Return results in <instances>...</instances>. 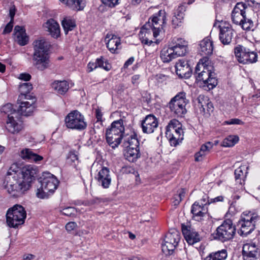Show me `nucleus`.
Listing matches in <instances>:
<instances>
[{
    "label": "nucleus",
    "instance_id": "49",
    "mask_svg": "<svg viewBox=\"0 0 260 260\" xmlns=\"http://www.w3.org/2000/svg\"><path fill=\"white\" fill-rule=\"evenodd\" d=\"M228 256L226 249H222L212 254V260H224Z\"/></svg>",
    "mask_w": 260,
    "mask_h": 260
},
{
    "label": "nucleus",
    "instance_id": "15",
    "mask_svg": "<svg viewBox=\"0 0 260 260\" xmlns=\"http://www.w3.org/2000/svg\"><path fill=\"white\" fill-rule=\"evenodd\" d=\"M247 7L245 3L239 2L235 6L231 14L232 22L237 25L240 23L242 20L244 19V16H246Z\"/></svg>",
    "mask_w": 260,
    "mask_h": 260
},
{
    "label": "nucleus",
    "instance_id": "45",
    "mask_svg": "<svg viewBox=\"0 0 260 260\" xmlns=\"http://www.w3.org/2000/svg\"><path fill=\"white\" fill-rule=\"evenodd\" d=\"M95 62L97 63L96 66L98 68H103L107 71L110 70L111 69V64L109 63L107 60L105 59L103 56L97 58L95 60Z\"/></svg>",
    "mask_w": 260,
    "mask_h": 260
},
{
    "label": "nucleus",
    "instance_id": "33",
    "mask_svg": "<svg viewBox=\"0 0 260 260\" xmlns=\"http://www.w3.org/2000/svg\"><path fill=\"white\" fill-rule=\"evenodd\" d=\"M2 113H4L7 115L8 118L9 117L19 116V115H24L20 111H19V107L16 111L13 108V105L10 103H8L2 107L1 109Z\"/></svg>",
    "mask_w": 260,
    "mask_h": 260
},
{
    "label": "nucleus",
    "instance_id": "61",
    "mask_svg": "<svg viewBox=\"0 0 260 260\" xmlns=\"http://www.w3.org/2000/svg\"><path fill=\"white\" fill-rule=\"evenodd\" d=\"M95 116L97 119L98 122H102L103 121V120H102L103 114H102L101 111L99 109H96V110H95Z\"/></svg>",
    "mask_w": 260,
    "mask_h": 260
},
{
    "label": "nucleus",
    "instance_id": "6",
    "mask_svg": "<svg viewBox=\"0 0 260 260\" xmlns=\"http://www.w3.org/2000/svg\"><path fill=\"white\" fill-rule=\"evenodd\" d=\"M26 212L24 208L16 204L8 209L6 214L7 222L10 228H17L24 223Z\"/></svg>",
    "mask_w": 260,
    "mask_h": 260
},
{
    "label": "nucleus",
    "instance_id": "36",
    "mask_svg": "<svg viewBox=\"0 0 260 260\" xmlns=\"http://www.w3.org/2000/svg\"><path fill=\"white\" fill-rule=\"evenodd\" d=\"M207 144L210 145L211 142H208L206 144H203L200 148V150L196 153L194 154V159L196 161H202L204 156L209 153L210 149L209 147L207 146Z\"/></svg>",
    "mask_w": 260,
    "mask_h": 260
},
{
    "label": "nucleus",
    "instance_id": "24",
    "mask_svg": "<svg viewBox=\"0 0 260 260\" xmlns=\"http://www.w3.org/2000/svg\"><path fill=\"white\" fill-rule=\"evenodd\" d=\"M191 213L194 217H199L197 220L201 219L208 213L207 203L200 204L198 202H195L191 206Z\"/></svg>",
    "mask_w": 260,
    "mask_h": 260
},
{
    "label": "nucleus",
    "instance_id": "23",
    "mask_svg": "<svg viewBox=\"0 0 260 260\" xmlns=\"http://www.w3.org/2000/svg\"><path fill=\"white\" fill-rule=\"evenodd\" d=\"M44 27L46 30L54 38L57 39L60 36V29L59 24L53 19H50L45 22Z\"/></svg>",
    "mask_w": 260,
    "mask_h": 260
},
{
    "label": "nucleus",
    "instance_id": "1",
    "mask_svg": "<svg viewBox=\"0 0 260 260\" xmlns=\"http://www.w3.org/2000/svg\"><path fill=\"white\" fill-rule=\"evenodd\" d=\"M12 168V167L7 173L6 188L13 197L18 198L29 189L31 183L37 176L38 169L35 166L27 165L20 170H13L14 173H12L11 172Z\"/></svg>",
    "mask_w": 260,
    "mask_h": 260
},
{
    "label": "nucleus",
    "instance_id": "58",
    "mask_svg": "<svg viewBox=\"0 0 260 260\" xmlns=\"http://www.w3.org/2000/svg\"><path fill=\"white\" fill-rule=\"evenodd\" d=\"M102 202V199L95 198L87 201L86 205H93L94 204H100Z\"/></svg>",
    "mask_w": 260,
    "mask_h": 260
},
{
    "label": "nucleus",
    "instance_id": "54",
    "mask_svg": "<svg viewBox=\"0 0 260 260\" xmlns=\"http://www.w3.org/2000/svg\"><path fill=\"white\" fill-rule=\"evenodd\" d=\"M225 124L232 125V124H239L241 125L244 123L240 119L238 118H233L230 119L229 120L225 121L224 122Z\"/></svg>",
    "mask_w": 260,
    "mask_h": 260
},
{
    "label": "nucleus",
    "instance_id": "18",
    "mask_svg": "<svg viewBox=\"0 0 260 260\" xmlns=\"http://www.w3.org/2000/svg\"><path fill=\"white\" fill-rule=\"evenodd\" d=\"M157 118L152 114L147 115L145 119L142 121L141 126L144 133L151 134L154 132V129L158 126Z\"/></svg>",
    "mask_w": 260,
    "mask_h": 260
},
{
    "label": "nucleus",
    "instance_id": "51",
    "mask_svg": "<svg viewBox=\"0 0 260 260\" xmlns=\"http://www.w3.org/2000/svg\"><path fill=\"white\" fill-rule=\"evenodd\" d=\"M242 255L244 260H258L259 256L258 254L253 253V252H242Z\"/></svg>",
    "mask_w": 260,
    "mask_h": 260
},
{
    "label": "nucleus",
    "instance_id": "27",
    "mask_svg": "<svg viewBox=\"0 0 260 260\" xmlns=\"http://www.w3.org/2000/svg\"><path fill=\"white\" fill-rule=\"evenodd\" d=\"M21 157L25 160L33 161L35 162H39L43 159V157L34 153L30 149L25 148L21 151Z\"/></svg>",
    "mask_w": 260,
    "mask_h": 260
},
{
    "label": "nucleus",
    "instance_id": "16",
    "mask_svg": "<svg viewBox=\"0 0 260 260\" xmlns=\"http://www.w3.org/2000/svg\"><path fill=\"white\" fill-rule=\"evenodd\" d=\"M175 67L176 74L180 78L188 79L192 74V70L187 60L179 59Z\"/></svg>",
    "mask_w": 260,
    "mask_h": 260
},
{
    "label": "nucleus",
    "instance_id": "22",
    "mask_svg": "<svg viewBox=\"0 0 260 260\" xmlns=\"http://www.w3.org/2000/svg\"><path fill=\"white\" fill-rule=\"evenodd\" d=\"M199 106L200 111L205 118L210 117V109L211 108V101L208 96L200 95L199 98Z\"/></svg>",
    "mask_w": 260,
    "mask_h": 260
},
{
    "label": "nucleus",
    "instance_id": "43",
    "mask_svg": "<svg viewBox=\"0 0 260 260\" xmlns=\"http://www.w3.org/2000/svg\"><path fill=\"white\" fill-rule=\"evenodd\" d=\"M253 252V253L259 255L260 249L255 243H246L243 246L242 252Z\"/></svg>",
    "mask_w": 260,
    "mask_h": 260
},
{
    "label": "nucleus",
    "instance_id": "48",
    "mask_svg": "<svg viewBox=\"0 0 260 260\" xmlns=\"http://www.w3.org/2000/svg\"><path fill=\"white\" fill-rule=\"evenodd\" d=\"M29 38L28 36L26 35V32L17 34L16 36V41L21 46H25L27 44Z\"/></svg>",
    "mask_w": 260,
    "mask_h": 260
},
{
    "label": "nucleus",
    "instance_id": "4",
    "mask_svg": "<svg viewBox=\"0 0 260 260\" xmlns=\"http://www.w3.org/2000/svg\"><path fill=\"white\" fill-rule=\"evenodd\" d=\"M41 187L37 189L36 196L40 199H48L57 189L59 181L49 172H44L38 179Z\"/></svg>",
    "mask_w": 260,
    "mask_h": 260
},
{
    "label": "nucleus",
    "instance_id": "12",
    "mask_svg": "<svg viewBox=\"0 0 260 260\" xmlns=\"http://www.w3.org/2000/svg\"><path fill=\"white\" fill-rule=\"evenodd\" d=\"M64 121L66 126L69 128L82 131L87 127L84 116L76 110L70 112L66 117Z\"/></svg>",
    "mask_w": 260,
    "mask_h": 260
},
{
    "label": "nucleus",
    "instance_id": "30",
    "mask_svg": "<svg viewBox=\"0 0 260 260\" xmlns=\"http://www.w3.org/2000/svg\"><path fill=\"white\" fill-rule=\"evenodd\" d=\"M126 152L124 154L125 158L129 162H135L141 156L139 147L126 148Z\"/></svg>",
    "mask_w": 260,
    "mask_h": 260
},
{
    "label": "nucleus",
    "instance_id": "40",
    "mask_svg": "<svg viewBox=\"0 0 260 260\" xmlns=\"http://www.w3.org/2000/svg\"><path fill=\"white\" fill-rule=\"evenodd\" d=\"M244 19L242 20L240 23H238L237 25L241 26L243 30L246 31H253L254 29V26L253 21L251 18L248 17L247 16H244Z\"/></svg>",
    "mask_w": 260,
    "mask_h": 260
},
{
    "label": "nucleus",
    "instance_id": "41",
    "mask_svg": "<svg viewBox=\"0 0 260 260\" xmlns=\"http://www.w3.org/2000/svg\"><path fill=\"white\" fill-rule=\"evenodd\" d=\"M186 193L184 188H181L177 190L176 194H174L172 199V203L174 206H178L185 197Z\"/></svg>",
    "mask_w": 260,
    "mask_h": 260
},
{
    "label": "nucleus",
    "instance_id": "53",
    "mask_svg": "<svg viewBox=\"0 0 260 260\" xmlns=\"http://www.w3.org/2000/svg\"><path fill=\"white\" fill-rule=\"evenodd\" d=\"M186 10V3H182L181 5L179 6L178 8L174 10L173 14L176 15L177 16H180L182 17H184V12Z\"/></svg>",
    "mask_w": 260,
    "mask_h": 260
},
{
    "label": "nucleus",
    "instance_id": "3",
    "mask_svg": "<svg viewBox=\"0 0 260 260\" xmlns=\"http://www.w3.org/2000/svg\"><path fill=\"white\" fill-rule=\"evenodd\" d=\"M34 53L33 60L36 68L40 71H44L50 66V60L48 52L50 45L44 38L36 40L33 43Z\"/></svg>",
    "mask_w": 260,
    "mask_h": 260
},
{
    "label": "nucleus",
    "instance_id": "32",
    "mask_svg": "<svg viewBox=\"0 0 260 260\" xmlns=\"http://www.w3.org/2000/svg\"><path fill=\"white\" fill-rule=\"evenodd\" d=\"M160 57L162 62L168 63L173 59L177 58L174 54L171 47L169 46L168 48H163L160 51Z\"/></svg>",
    "mask_w": 260,
    "mask_h": 260
},
{
    "label": "nucleus",
    "instance_id": "55",
    "mask_svg": "<svg viewBox=\"0 0 260 260\" xmlns=\"http://www.w3.org/2000/svg\"><path fill=\"white\" fill-rule=\"evenodd\" d=\"M202 69H203L202 62L200 59L199 62L196 65L194 72L192 73L195 77V78H196L197 75H198L202 71Z\"/></svg>",
    "mask_w": 260,
    "mask_h": 260
},
{
    "label": "nucleus",
    "instance_id": "62",
    "mask_svg": "<svg viewBox=\"0 0 260 260\" xmlns=\"http://www.w3.org/2000/svg\"><path fill=\"white\" fill-rule=\"evenodd\" d=\"M16 9L14 6L11 7L9 10V16L11 18V21H14V17L15 15Z\"/></svg>",
    "mask_w": 260,
    "mask_h": 260
},
{
    "label": "nucleus",
    "instance_id": "17",
    "mask_svg": "<svg viewBox=\"0 0 260 260\" xmlns=\"http://www.w3.org/2000/svg\"><path fill=\"white\" fill-rule=\"evenodd\" d=\"M182 234L186 242L189 245H193L200 241V235L190 225L182 224Z\"/></svg>",
    "mask_w": 260,
    "mask_h": 260
},
{
    "label": "nucleus",
    "instance_id": "42",
    "mask_svg": "<svg viewBox=\"0 0 260 260\" xmlns=\"http://www.w3.org/2000/svg\"><path fill=\"white\" fill-rule=\"evenodd\" d=\"M238 141V136L236 135L229 136L223 140L221 145L223 147H232L234 146Z\"/></svg>",
    "mask_w": 260,
    "mask_h": 260
},
{
    "label": "nucleus",
    "instance_id": "34",
    "mask_svg": "<svg viewBox=\"0 0 260 260\" xmlns=\"http://www.w3.org/2000/svg\"><path fill=\"white\" fill-rule=\"evenodd\" d=\"M73 10L80 11L84 9L83 0H59Z\"/></svg>",
    "mask_w": 260,
    "mask_h": 260
},
{
    "label": "nucleus",
    "instance_id": "38",
    "mask_svg": "<svg viewBox=\"0 0 260 260\" xmlns=\"http://www.w3.org/2000/svg\"><path fill=\"white\" fill-rule=\"evenodd\" d=\"M246 173L247 172L244 173L241 167L235 170V181L237 183H238L241 186V188L242 187L243 185L245 183Z\"/></svg>",
    "mask_w": 260,
    "mask_h": 260
},
{
    "label": "nucleus",
    "instance_id": "52",
    "mask_svg": "<svg viewBox=\"0 0 260 260\" xmlns=\"http://www.w3.org/2000/svg\"><path fill=\"white\" fill-rule=\"evenodd\" d=\"M184 17H181L180 16H177L176 15H173L172 19V25L173 27L176 28L177 26H179L181 25L183 20Z\"/></svg>",
    "mask_w": 260,
    "mask_h": 260
},
{
    "label": "nucleus",
    "instance_id": "37",
    "mask_svg": "<svg viewBox=\"0 0 260 260\" xmlns=\"http://www.w3.org/2000/svg\"><path fill=\"white\" fill-rule=\"evenodd\" d=\"M120 44V40L115 36L108 40L106 43L107 47L108 50L112 53H114L118 48V46Z\"/></svg>",
    "mask_w": 260,
    "mask_h": 260
},
{
    "label": "nucleus",
    "instance_id": "2",
    "mask_svg": "<svg viewBox=\"0 0 260 260\" xmlns=\"http://www.w3.org/2000/svg\"><path fill=\"white\" fill-rule=\"evenodd\" d=\"M32 88V85L30 83H22L19 87L20 94L17 103L19 104V111L25 116H30L36 108L37 98L30 94Z\"/></svg>",
    "mask_w": 260,
    "mask_h": 260
},
{
    "label": "nucleus",
    "instance_id": "44",
    "mask_svg": "<svg viewBox=\"0 0 260 260\" xmlns=\"http://www.w3.org/2000/svg\"><path fill=\"white\" fill-rule=\"evenodd\" d=\"M182 127V124L177 119H173L170 121L168 125L166 127V133L170 132L171 131H176L179 129V128Z\"/></svg>",
    "mask_w": 260,
    "mask_h": 260
},
{
    "label": "nucleus",
    "instance_id": "25",
    "mask_svg": "<svg viewBox=\"0 0 260 260\" xmlns=\"http://www.w3.org/2000/svg\"><path fill=\"white\" fill-rule=\"evenodd\" d=\"M124 131L123 120L120 119L113 121L110 127L107 129L106 133H110L114 135L115 134L123 135Z\"/></svg>",
    "mask_w": 260,
    "mask_h": 260
},
{
    "label": "nucleus",
    "instance_id": "50",
    "mask_svg": "<svg viewBox=\"0 0 260 260\" xmlns=\"http://www.w3.org/2000/svg\"><path fill=\"white\" fill-rule=\"evenodd\" d=\"M67 162L71 165L76 166L78 163V155L76 154L75 151H70L67 157Z\"/></svg>",
    "mask_w": 260,
    "mask_h": 260
},
{
    "label": "nucleus",
    "instance_id": "11",
    "mask_svg": "<svg viewBox=\"0 0 260 260\" xmlns=\"http://www.w3.org/2000/svg\"><path fill=\"white\" fill-rule=\"evenodd\" d=\"M257 217L254 214H243L237 223L240 229L238 234L242 237H246L255 229Z\"/></svg>",
    "mask_w": 260,
    "mask_h": 260
},
{
    "label": "nucleus",
    "instance_id": "63",
    "mask_svg": "<svg viewBox=\"0 0 260 260\" xmlns=\"http://www.w3.org/2000/svg\"><path fill=\"white\" fill-rule=\"evenodd\" d=\"M96 64L97 63H96L95 62H89L87 64V68L89 70L88 72H90L92 71L94 69L97 68L98 67Z\"/></svg>",
    "mask_w": 260,
    "mask_h": 260
},
{
    "label": "nucleus",
    "instance_id": "10",
    "mask_svg": "<svg viewBox=\"0 0 260 260\" xmlns=\"http://www.w3.org/2000/svg\"><path fill=\"white\" fill-rule=\"evenodd\" d=\"M180 239L179 232L176 229L171 230L165 236L164 243L161 244L162 251L166 255H171Z\"/></svg>",
    "mask_w": 260,
    "mask_h": 260
},
{
    "label": "nucleus",
    "instance_id": "13",
    "mask_svg": "<svg viewBox=\"0 0 260 260\" xmlns=\"http://www.w3.org/2000/svg\"><path fill=\"white\" fill-rule=\"evenodd\" d=\"M234 53L238 61L241 63H252L257 60V55L255 52L240 45L235 48Z\"/></svg>",
    "mask_w": 260,
    "mask_h": 260
},
{
    "label": "nucleus",
    "instance_id": "60",
    "mask_svg": "<svg viewBox=\"0 0 260 260\" xmlns=\"http://www.w3.org/2000/svg\"><path fill=\"white\" fill-rule=\"evenodd\" d=\"M14 31L17 34H23L25 32V29L23 26L16 25L14 28Z\"/></svg>",
    "mask_w": 260,
    "mask_h": 260
},
{
    "label": "nucleus",
    "instance_id": "56",
    "mask_svg": "<svg viewBox=\"0 0 260 260\" xmlns=\"http://www.w3.org/2000/svg\"><path fill=\"white\" fill-rule=\"evenodd\" d=\"M13 21H11V20H10V21L5 26L3 30V34H9L11 32L13 26Z\"/></svg>",
    "mask_w": 260,
    "mask_h": 260
},
{
    "label": "nucleus",
    "instance_id": "47",
    "mask_svg": "<svg viewBox=\"0 0 260 260\" xmlns=\"http://www.w3.org/2000/svg\"><path fill=\"white\" fill-rule=\"evenodd\" d=\"M121 171L123 174H132L134 175L136 177V181H138V179H140L139 174L138 171L133 167L128 166H124L122 168Z\"/></svg>",
    "mask_w": 260,
    "mask_h": 260
},
{
    "label": "nucleus",
    "instance_id": "46",
    "mask_svg": "<svg viewBox=\"0 0 260 260\" xmlns=\"http://www.w3.org/2000/svg\"><path fill=\"white\" fill-rule=\"evenodd\" d=\"M60 212L62 215L71 217H75L77 214V210L73 207L64 208Z\"/></svg>",
    "mask_w": 260,
    "mask_h": 260
},
{
    "label": "nucleus",
    "instance_id": "19",
    "mask_svg": "<svg viewBox=\"0 0 260 260\" xmlns=\"http://www.w3.org/2000/svg\"><path fill=\"white\" fill-rule=\"evenodd\" d=\"M187 46V42L181 38L177 39L176 41H172L169 44L176 57L185 55Z\"/></svg>",
    "mask_w": 260,
    "mask_h": 260
},
{
    "label": "nucleus",
    "instance_id": "35",
    "mask_svg": "<svg viewBox=\"0 0 260 260\" xmlns=\"http://www.w3.org/2000/svg\"><path fill=\"white\" fill-rule=\"evenodd\" d=\"M61 25L66 35H67L69 31L73 30L76 26L75 21L69 17L64 18L61 21Z\"/></svg>",
    "mask_w": 260,
    "mask_h": 260
},
{
    "label": "nucleus",
    "instance_id": "29",
    "mask_svg": "<svg viewBox=\"0 0 260 260\" xmlns=\"http://www.w3.org/2000/svg\"><path fill=\"white\" fill-rule=\"evenodd\" d=\"M51 86L57 93L61 95L64 94L69 88V84L65 80L55 81L52 83Z\"/></svg>",
    "mask_w": 260,
    "mask_h": 260
},
{
    "label": "nucleus",
    "instance_id": "57",
    "mask_svg": "<svg viewBox=\"0 0 260 260\" xmlns=\"http://www.w3.org/2000/svg\"><path fill=\"white\" fill-rule=\"evenodd\" d=\"M77 226V224L75 222H69L66 225V229L68 232H71L74 230L76 226Z\"/></svg>",
    "mask_w": 260,
    "mask_h": 260
},
{
    "label": "nucleus",
    "instance_id": "39",
    "mask_svg": "<svg viewBox=\"0 0 260 260\" xmlns=\"http://www.w3.org/2000/svg\"><path fill=\"white\" fill-rule=\"evenodd\" d=\"M166 136L169 139L171 146H176L183 139V137H180V134L175 133L173 131L166 133Z\"/></svg>",
    "mask_w": 260,
    "mask_h": 260
},
{
    "label": "nucleus",
    "instance_id": "26",
    "mask_svg": "<svg viewBox=\"0 0 260 260\" xmlns=\"http://www.w3.org/2000/svg\"><path fill=\"white\" fill-rule=\"evenodd\" d=\"M199 46L201 54L206 55L205 57H208L209 58L211 55V40L209 37H207L202 40Z\"/></svg>",
    "mask_w": 260,
    "mask_h": 260
},
{
    "label": "nucleus",
    "instance_id": "64",
    "mask_svg": "<svg viewBox=\"0 0 260 260\" xmlns=\"http://www.w3.org/2000/svg\"><path fill=\"white\" fill-rule=\"evenodd\" d=\"M134 57H131L128 58L124 63L123 67L124 68H127L129 66L131 65L134 61Z\"/></svg>",
    "mask_w": 260,
    "mask_h": 260
},
{
    "label": "nucleus",
    "instance_id": "31",
    "mask_svg": "<svg viewBox=\"0 0 260 260\" xmlns=\"http://www.w3.org/2000/svg\"><path fill=\"white\" fill-rule=\"evenodd\" d=\"M106 140L110 146L114 149L120 144L123 138V135L110 133H106Z\"/></svg>",
    "mask_w": 260,
    "mask_h": 260
},
{
    "label": "nucleus",
    "instance_id": "9",
    "mask_svg": "<svg viewBox=\"0 0 260 260\" xmlns=\"http://www.w3.org/2000/svg\"><path fill=\"white\" fill-rule=\"evenodd\" d=\"M214 29L219 31V39L223 45H229L235 36V31L229 24L216 19L213 24Z\"/></svg>",
    "mask_w": 260,
    "mask_h": 260
},
{
    "label": "nucleus",
    "instance_id": "14",
    "mask_svg": "<svg viewBox=\"0 0 260 260\" xmlns=\"http://www.w3.org/2000/svg\"><path fill=\"white\" fill-rule=\"evenodd\" d=\"M201 60L202 62L203 69L202 71L197 75L196 80L198 82H202V86L204 89L207 91H210L211 88L209 87L211 85V70L208 69V66L211 63V61L209 60L208 57H204Z\"/></svg>",
    "mask_w": 260,
    "mask_h": 260
},
{
    "label": "nucleus",
    "instance_id": "5",
    "mask_svg": "<svg viewBox=\"0 0 260 260\" xmlns=\"http://www.w3.org/2000/svg\"><path fill=\"white\" fill-rule=\"evenodd\" d=\"M188 103L189 100L186 99V93L182 91L171 99L168 107L174 115L182 117L187 113L186 106Z\"/></svg>",
    "mask_w": 260,
    "mask_h": 260
},
{
    "label": "nucleus",
    "instance_id": "28",
    "mask_svg": "<svg viewBox=\"0 0 260 260\" xmlns=\"http://www.w3.org/2000/svg\"><path fill=\"white\" fill-rule=\"evenodd\" d=\"M123 146L125 148L139 147V141L135 133L123 137Z\"/></svg>",
    "mask_w": 260,
    "mask_h": 260
},
{
    "label": "nucleus",
    "instance_id": "20",
    "mask_svg": "<svg viewBox=\"0 0 260 260\" xmlns=\"http://www.w3.org/2000/svg\"><path fill=\"white\" fill-rule=\"evenodd\" d=\"M99 184L104 188H107L111 182L110 171L108 168L103 167L99 171L97 176L95 177Z\"/></svg>",
    "mask_w": 260,
    "mask_h": 260
},
{
    "label": "nucleus",
    "instance_id": "8",
    "mask_svg": "<svg viewBox=\"0 0 260 260\" xmlns=\"http://www.w3.org/2000/svg\"><path fill=\"white\" fill-rule=\"evenodd\" d=\"M166 23V13L165 10H160L149 18L148 21L143 26V29H149L151 28L153 31L154 37L156 38Z\"/></svg>",
    "mask_w": 260,
    "mask_h": 260
},
{
    "label": "nucleus",
    "instance_id": "59",
    "mask_svg": "<svg viewBox=\"0 0 260 260\" xmlns=\"http://www.w3.org/2000/svg\"><path fill=\"white\" fill-rule=\"evenodd\" d=\"M19 78L25 81H28L31 79V75L28 73H22L19 75Z\"/></svg>",
    "mask_w": 260,
    "mask_h": 260
},
{
    "label": "nucleus",
    "instance_id": "7",
    "mask_svg": "<svg viewBox=\"0 0 260 260\" xmlns=\"http://www.w3.org/2000/svg\"><path fill=\"white\" fill-rule=\"evenodd\" d=\"M236 231V228L233 221L228 219L216 229L212 236L214 239L224 242L233 239Z\"/></svg>",
    "mask_w": 260,
    "mask_h": 260
},
{
    "label": "nucleus",
    "instance_id": "21",
    "mask_svg": "<svg viewBox=\"0 0 260 260\" xmlns=\"http://www.w3.org/2000/svg\"><path fill=\"white\" fill-rule=\"evenodd\" d=\"M20 116L9 117L6 121V128L11 133L19 132L22 128V123L19 119Z\"/></svg>",
    "mask_w": 260,
    "mask_h": 260
}]
</instances>
